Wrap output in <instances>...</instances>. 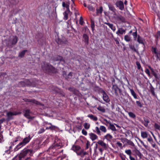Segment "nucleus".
Returning a JSON list of instances; mask_svg holds the SVG:
<instances>
[{
	"mask_svg": "<svg viewBox=\"0 0 160 160\" xmlns=\"http://www.w3.org/2000/svg\"><path fill=\"white\" fill-rule=\"evenodd\" d=\"M148 67L151 71L152 74L154 76L155 78L156 79L159 80L160 78V75H158L154 71V69L151 66H149Z\"/></svg>",
	"mask_w": 160,
	"mask_h": 160,
	"instance_id": "obj_12",
	"label": "nucleus"
},
{
	"mask_svg": "<svg viewBox=\"0 0 160 160\" xmlns=\"http://www.w3.org/2000/svg\"><path fill=\"white\" fill-rule=\"evenodd\" d=\"M95 130L96 131V133L99 135H101V132L100 131V128L98 127H96L95 128Z\"/></svg>",
	"mask_w": 160,
	"mask_h": 160,
	"instance_id": "obj_47",
	"label": "nucleus"
},
{
	"mask_svg": "<svg viewBox=\"0 0 160 160\" xmlns=\"http://www.w3.org/2000/svg\"><path fill=\"white\" fill-rule=\"evenodd\" d=\"M83 126L84 128L86 129H88L90 127V125L87 122L84 123Z\"/></svg>",
	"mask_w": 160,
	"mask_h": 160,
	"instance_id": "obj_46",
	"label": "nucleus"
},
{
	"mask_svg": "<svg viewBox=\"0 0 160 160\" xmlns=\"http://www.w3.org/2000/svg\"><path fill=\"white\" fill-rule=\"evenodd\" d=\"M2 132H0V143H1L2 142V139L3 138V136L2 133Z\"/></svg>",
	"mask_w": 160,
	"mask_h": 160,
	"instance_id": "obj_59",
	"label": "nucleus"
},
{
	"mask_svg": "<svg viewBox=\"0 0 160 160\" xmlns=\"http://www.w3.org/2000/svg\"><path fill=\"white\" fill-rule=\"evenodd\" d=\"M102 94V97L103 100L106 102H108L110 101V99L107 93L104 91Z\"/></svg>",
	"mask_w": 160,
	"mask_h": 160,
	"instance_id": "obj_16",
	"label": "nucleus"
},
{
	"mask_svg": "<svg viewBox=\"0 0 160 160\" xmlns=\"http://www.w3.org/2000/svg\"><path fill=\"white\" fill-rule=\"evenodd\" d=\"M56 41L58 44H66L68 42L67 40L64 37H62L61 38H58L56 39Z\"/></svg>",
	"mask_w": 160,
	"mask_h": 160,
	"instance_id": "obj_7",
	"label": "nucleus"
},
{
	"mask_svg": "<svg viewBox=\"0 0 160 160\" xmlns=\"http://www.w3.org/2000/svg\"><path fill=\"white\" fill-rule=\"evenodd\" d=\"M68 89L70 92H72L75 95H76L80 97H81L82 96V95L79 92V91L74 88L72 87H69Z\"/></svg>",
	"mask_w": 160,
	"mask_h": 160,
	"instance_id": "obj_6",
	"label": "nucleus"
},
{
	"mask_svg": "<svg viewBox=\"0 0 160 160\" xmlns=\"http://www.w3.org/2000/svg\"><path fill=\"white\" fill-rule=\"evenodd\" d=\"M89 135L90 138L93 141L97 139L98 138V136L93 133H89Z\"/></svg>",
	"mask_w": 160,
	"mask_h": 160,
	"instance_id": "obj_22",
	"label": "nucleus"
},
{
	"mask_svg": "<svg viewBox=\"0 0 160 160\" xmlns=\"http://www.w3.org/2000/svg\"><path fill=\"white\" fill-rule=\"evenodd\" d=\"M136 64L137 66V68L138 70L141 69V71H143V69L141 68V64L138 61H137L136 62Z\"/></svg>",
	"mask_w": 160,
	"mask_h": 160,
	"instance_id": "obj_42",
	"label": "nucleus"
},
{
	"mask_svg": "<svg viewBox=\"0 0 160 160\" xmlns=\"http://www.w3.org/2000/svg\"><path fill=\"white\" fill-rule=\"evenodd\" d=\"M145 72H146V73L148 74V76H150V72L149 70L147 68L145 69Z\"/></svg>",
	"mask_w": 160,
	"mask_h": 160,
	"instance_id": "obj_62",
	"label": "nucleus"
},
{
	"mask_svg": "<svg viewBox=\"0 0 160 160\" xmlns=\"http://www.w3.org/2000/svg\"><path fill=\"white\" fill-rule=\"evenodd\" d=\"M11 5H15L19 2V0H8Z\"/></svg>",
	"mask_w": 160,
	"mask_h": 160,
	"instance_id": "obj_34",
	"label": "nucleus"
},
{
	"mask_svg": "<svg viewBox=\"0 0 160 160\" xmlns=\"http://www.w3.org/2000/svg\"><path fill=\"white\" fill-rule=\"evenodd\" d=\"M108 8H109V9L111 10V11H112L113 12H115L116 9L114 7V6L112 5L111 4H109L108 5Z\"/></svg>",
	"mask_w": 160,
	"mask_h": 160,
	"instance_id": "obj_37",
	"label": "nucleus"
},
{
	"mask_svg": "<svg viewBox=\"0 0 160 160\" xmlns=\"http://www.w3.org/2000/svg\"><path fill=\"white\" fill-rule=\"evenodd\" d=\"M112 89L115 92L116 95L117 96L118 95L119 93L121 92V89L118 88L117 85H114L112 86Z\"/></svg>",
	"mask_w": 160,
	"mask_h": 160,
	"instance_id": "obj_10",
	"label": "nucleus"
},
{
	"mask_svg": "<svg viewBox=\"0 0 160 160\" xmlns=\"http://www.w3.org/2000/svg\"><path fill=\"white\" fill-rule=\"evenodd\" d=\"M103 11V8L102 6L99 7V9L97 8L96 14L97 15H99L100 14H101Z\"/></svg>",
	"mask_w": 160,
	"mask_h": 160,
	"instance_id": "obj_30",
	"label": "nucleus"
},
{
	"mask_svg": "<svg viewBox=\"0 0 160 160\" xmlns=\"http://www.w3.org/2000/svg\"><path fill=\"white\" fill-rule=\"evenodd\" d=\"M143 119L144 121L142 122V123L145 127H147L148 124L150 122V121L149 119L145 118H144Z\"/></svg>",
	"mask_w": 160,
	"mask_h": 160,
	"instance_id": "obj_24",
	"label": "nucleus"
},
{
	"mask_svg": "<svg viewBox=\"0 0 160 160\" xmlns=\"http://www.w3.org/2000/svg\"><path fill=\"white\" fill-rule=\"evenodd\" d=\"M113 137L109 133H107L106 135L104 136V138L106 139L109 142H111Z\"/></svg>",
	"mask_w": 160,
	"mask_h": 160,
	"instance_id": "obj_20",
	"label": "nucleus"
},
{
	"mask_svg": "<svg viewBox=\"0 0 160 160\" xmlns=\"http://www.w3.org/2000/svg\"><path fill=\"white\" fill-rule=\"evenodd\" d=\"M34 152L33 149L32 148L28 149L25 148L21 151L19 155H16L18 157L20 160H22V158H24L26 156L29 157L32 156Z\"/></svg>",
	"mask_w": 160,
	"mask_h": 160,
	"instance_id": "obj_2",
	"label": "nucleus"
},
{
	"mask_svg": "<svg viewBox=\"0 0 160 160\" xmlns=\"http://www.w3.org/2000/svg\"><path fill=\"white\" fill-rule=\"evenodd\" d=\"M125 30L121 28H118V30L116 32V34L118 35H119L120 34L122 35L123 34H124L125 33Z\"/></svg>",
	"mask_w": 160,
	"mask_h": 160,
	"instance_id": "obj_17",
	"label": "nucleus"
},
{
	"mask_svg": "<svg viewBox=\"0 0 160 160\" xmlns=\"http://www.w3.org/2000/svg\"><path fill=\"white\" fill-rule=\"evenodd\" d=\"M104 23L108 25L113 32L115 31L116 29V27L112 24L110 23L109 22H105Z\"/></svg>",
	"mask_w": 160,
	"mask_h": 160,
	"instance_id": "obj_23",
	"label": "nucleus"
},
{
	"mask_svg": "<svg viewBox=\"0 0 160 160\" xmlns=\"http://www.w3.org/2000/svg\"><path fill=\"white\" fill-rule=\"evenodd\" d=\"M88 8L90 11L94 12L95 10V8L91 5L88 6Z\"/></svg>",
	"mask_w": 160,
	"mask_h": 160,
	"instance_id": "obj_54",
	"label": "nucleus"
},
{
	"mask_svg": "<svg viewBox=\"0 0 160 160\" xmlns=\"http://www.w3.org/2000/svg\"><path fill=\"white\" fill-rule=\"evenodd\" d=\"M150 91L152 95L153 96H155V94L154 92V88L152 86H151V87H150Z\"/></svg>",
	"mask_w": 160,
	"mask_h": 160,
	"instance_id": "obj_45",
	"label": "nucleus"
},
{
	"mask_svg": "<svg viewBox=\"0 0 160 160\" xmlns=\"http://www.w3.org/2000/svg\"><path fill=\"white\" fill-rule=\"evenodd\" d=\"M21 113V112H16L14 111L12 112V115H19Z\"/></svg>",
	"mask_w": 160,
	"mask_h": 160,
	"instance_id": "obj_58",
	"label": "nucleus"
},
{
	"mask_svg": "<svg viewBox=\"0 0 160 160\" xmlns=\"http://www.w3.org/2000/svg\"><path fill=\"white\" fill-rule=\"evenodd\" d=\"M100 130L104 132V133L106 132H107V129L106 127L103 126H101L99 128Z\"/></svg>",
	"mask_w": 160,
	"mask_h": 160,
	"instance_id": "obj_43",
	"label": "nucleus"
},
{
	"mask_svg": "<svg viewBox=\"0 0 160 160\" xmlns=\"http://www.w3.org/2000/svg\"><path fill=\"white\" fill-rule=\"evenodd\" d=\"M125 152L127 153V154L129 155V156L131 155L132 152L131 150H126L125 151Z\"/></svg>",
	"mask_w": 160,
	"mask_h": 160,
	"instance_id": "obj_53",
	"label": "nucleus"
},
{
	"mask_svg": "<svg viewBox=\"0 0 160 160\" xmlns=\"http://www.w3.org/2000/svg\"><path fill=\"white\" fill-rule=\"evenodd\" d=\"M137 39V42L143 45L144 48H145V39L139 35H138Z\"/></svg>",
	"mask_w": 160,
	"mask_h": 160,
	"instance_id": "obj_9",
	"label": "nucleus"
},
{
	"mask_svg": "<svg viewBox=\"0 0 160 160\" xmlns=\"http://www.w3.org/2000/svg\"><path fill=\"white\" fill-rule=\"evenodd\" d=\"M76 127L78 130H80L82 129V126L81 124H80L79 125H78L76 126Z\"/></svg>",
	"mask_w": 160,
	"mask_h": 160,
	"instance_id": "obj_61",
	"label": "nucleus"
},
{
	"mask_svg": "<svg viewBox=\"0 0 160 160\" xmlns=\"http://www.w3.org/2000/svg\"><path fill=\"white\" fill-rule=\"evenodd\" d=\"M120 157L121 158L122 160H125V156L124 155L120 154L119 155Z\"/></svg>",
	"mask_w": 160,
	"mask_h": 160,
	"instance_id": "obj_64",
	"label": "nucleus"
},
{
	"mask_svg": "<svg viewBox=\"0 0 160 160\" xmlns=\"http://www.w3.org/2000/svg\"><path fill=\"white\" fill-rule=\"evenodd\" d=\"M41 68L43 71L47 72L55 73L57 72V70L49 63L45 62L41 63Z\"/></svg>",
	"mask_w": 160,
	"mask_h": 160,
	"instance_id": "obj_1",
	"label": "nucleus"
},
{
	"mask_svg": "<svg viewBox=\"0 0 160 160\" xmlns=\"http://www.w3.org/2000/svg\"><path fill=\"white\" fill-rule=\"evenodd\" d=\"M26 86H33V84L31 81L28 79L25 80Z\"/></svg>",
	"mask_w": 160,
	"mask_h": 160,
	"instance_id": "obj_31",
	"label": "nucleus"
},
{
	"mask_svg": "<svg viewBox=\"0 0 160 160\" xmlns=\"http://www.w3.org/2000/svg\"><path fill=\"white\" fill-rule=\"evenodd\" d=\"M117 19L118 20L121 21L122 22H126L125 18L121 15L118 16L117 17Z\"/></svg>",
	"mask_w": 160,
	"mask_h": 160,
	"instance_id": "obj_28",
	"label": "nucleus"
},
{
	"mask_svg": "<svg viewBox=\"0 0 160 160\" xmlns=\"http://www.w3.org/2000/svg\"><path fill=\"white\" fill-rule=\"evenodd\" d=\"M82 42L85 43L86 46L88 45L89 43V36L86 33H84L83 35Z\"/></svg>",
	"mask_w": 160,
	"mask_h": 160,
	"instance_id": "obj_8",
	"label": "nucleus"
},
{
	"mask_svg": "<svg viewBox=\"0 0 160 160\" xmlns=\"http://www.w3.org/2000/svg\"><path fill=\"white\" fill-rule=\"evenodd\" d=\"M135 153L139 157H140V158H141L142 154L138 150H136L135 151Z\"/></svg>",
	"mask_w": 160,
	"mask_h": 160,
	"instance_id": "obj_48",
	"label": "nucleus"
},
{
	"mask_svg": "<svg viewBox=\"0 0 160 160\" xmlns=\"http://www.w3.org/2000/svg\"><path fill=\"white\" fill-rule=\"evenodd\" d=\"M69 3L67 2L65 3V2H62V6L63 7L66 8V10H70L69 9Z\"/></svg>",
	"mask_w": 160,
	"mask_h": 160,
	"instance_id": "obj_27",
	"label": "nucleus"
},
{
	"mask_svg": "<svg viewBox=\"0 0 160 160\" xmlns=\"http://www.w3.org/2000/svg\"><path fill=\"white\" fill-rule=\"evenodd\" d=\"M136 103L137 105L139 107L141 108L142 107V105L141 102L140 101H136Z\"/></svg>",
	"mask_w": 160,
	"mask_h": 160,
	"instance_id": "obj_55",
	"label": "nucleus"
},
{
	"mask_svg": "<svg viewBox=\"0 0 160 160\" xmlns=\"http://www.w3.org/2000/svg\"><path fill=\"white\" fill-rule=\"evenodd\" d=\"M30 110L29 109H27L24 111V116L28 119L31 118L30 115Z\"/></svg>",
	"mask_w": 160,
	"mask_h": 160,
	"instance_id": "obj_14",
	"label": "nucleus"
},
{
	"mask_svg": "<svg viewBox=\"0 0 160 160\" xmlns=\"http://www.w3.org/2000/svg\"><path fill=\"white\" fill-rule=\"evenodd\" d=\"M88 117L94 121H96L98 120L97 117L96 116H94L92 114H89L88 115Z\"/></svg>",
	"mask_w": 160,
	"mask_h": 160,
	"instance_id": "obj_33",
	"label": "nucleus"
},
{
	"mask_svg": "<svg viewBox=\"0 0 160 160\" xmlns=\"http://www.w3.org/2000/svg\"><path fill=\"white\" fill-rule=\"evenodd\" d=\"M70 12V10H66L63 13L64 16L63 19L66 20L68 19V14Z\"/></svg>",
	"mask_w": 160,
	"mask_h": 160,
	"instance_id": "obj_25",
	"label": "nucleus"
},
{
	"mask_svg": "<svg viewBox=\"0 0 160 160\" xmlns=\"http://www.w3.org/2000/svg\"><path fill=\"white\" fill-rule=\"evenodd\" d=\"M27 51V50H22V52L19 53V54L18 55V57L21 58L23 57L24 56L25 54V53Z\"/></svg>",
	"mask_w": 160,
	"mask_h": 160,
	"instance_id": "obj_36",
	"label": "nucleus"
},
{
	"mask_svg": "<svg viewBox=\"0 0 160 160\" xmlns=\"http://www.w3.org/2000/svg\"><path fill=\"white\" fill-rule=\"evenodd\" d=\"M93 90L99 93H102L104 91L101 88L97 86H94L93 88Z\"/></svg>",
	"mask_w": 160,
	"mask_h": 160,
	"instance_id": "obj_13",
	"label": "nucleus"
},
{
	"mask_svg": "<svg viewBox=\"0 0 160 160\" xmlns=\"http://www.w3.org/2000/svg\"><path fill=\"white\" fill-rule=\"evenodd\" d=\"M152 52L154 53L155 54H157V53H158L157 52V48L156 47L153 48V47H152Z\"/></svg>",
	"mask_w": 160,
	"mask_h": 160,
	"instance_id": "obj_49",
	"label": "nucleus"
},
{
	"mask_svg": "<svg viewBox=\"0 0 160 160\" xmlns=\"http://www.w3.org/2000/svg\"><path fill=\"white\" fill-rule=\"evenodd\" d=\"M151 145L152 147L153 148H155L156 146V144L155 142H154V141L153 140L151 142H150Z\"/></svg>",
	"mask_w": 160,
	"mask_h": 160,
	"instance_id": "obj_63",
	"label": "nucleus"
},
{
	"mask_svg": "<svg viewBox=\"0 0 160 160\" xmlns=\"http://www.w3.org/2000/svg\"><path fill=\"white\" fill-rule=\"evenodd\" d=\"M27 101L28 102L32 103L33 104H35V105H41V102L35 100L34 99H28Z\"/></svg>",
	"mask_w": 160,
	"mask_h": 160,
	"instance_id": "obj_18",
	"label": "nucleus"
},
{
	"mask_svg": "<svg viewBox=\"0 0 160 160\" xmlns=\"http://www.w3.org/2000/svg\"><path fill=\"white\" fill-rule=\"evenodd\" d=\"M62 59V57L60 55H56L53 58V60L55 61H61Z\"/></svg>",
	"mask_w": 160,
	"mask_h": 160,
	"instance_id": "obj_35",
	"label": "nucleus"
},
{
	"mask_svg": "<svg viewBox=\"0 0 160 160\" xmlns=\"http://www.w3.org/2000/svg\"><path fill=\"white\" fill-rule=\"evenodd\" d=\"M84 22L83 21V18L82 16H81L80 18L79 23L81 25H83Z\"/></svg>",
	"mask_w": 160,
	"mask_h": 160,
	"instance_id": "obj_57",
	"label": "nucleus"
},
{
	"mask_svg": "<svg viewBox=\"0 0 160 160\" xmlns=\"http://www.w3.org/2000/svg\"><path fill=\"white\" fill-rule=\"evenodd\" d=\"M72 150L76 152L78 155H80L83 152V150L78 145H73L71 148Z\"/></svg>",
	"mask_w": 160,
	"mask_h": 160,
	"instance_id": "obj_5",
	"label": "nucleus"
},
{
	"mask_svg": "<svg viewBox=\"0 0 160 160\" xmlns=\"http://www.w3.org/2000/svg\"><path fill=\"white\" fill-rule=\"evenodd\" d=\"M19 84L22 87H25L26 86L25 80L23 81H21L20 82Z\"/></svg>",
	"mask_w": 160,
	"mask_h": 160,
	"instance_id": "obj_56",
	"label": "nucleus"
},
{
	"mask_svg": "<svg viewBox=\"0 0 160 160\" xmlns=\"http://www.w3.org/2000/svg\"><path fill=\"white\" fill-rule=\"evenodd\" d=\"M12 112H9L7 113V121H9L11 120H12L13 119V118L12 117Z\"/></svg>",
	"mask_w": 160,
	"mask_h": 160,
	"instance_id": "obj_21",
	"label": "nucleus"
},
{
	"mask_svg": "<svg viewBox=\"0 0 160 160\" xmlns=\"http://www.w3.org/2000/svg\"><path fill=\"white\" fill-rule=\"evenodd\" d=\"M97 143L101 145L103 148H107L106 144L104 143L102 140H99L97 142Z\"/></svg>",
	"mask_w": 160,
	"mask_h": 160,
	"instance_id": "obj_29",
	"label": "nucleus"
},
{
	"mask_svg": "<svg viewBox=\"0 0 160 160\" xmlns=\"http://www.w3.org/2000/svg\"><path fill=\"white\" fill-rule=\"evenodd\" d=\"M129 46L130 49H131L132 50L136 52H137V50L135 48V46L134 45H132L131 43L129 44Z\"/></svg>",
	"mask_w": 160,
	"mask_h": 160,
	"instance_id": "obj_40",
	"label": "nucleus"
},
{
	"mask_svg": "<svg viewBox=\"0 0 160 160\" xmlns=\"http://www.w3.org/2000/svg\"><path fill=\"white\" fill-rule=\"evenodd\" d=\"M141 136L143 138H147L148 134L146 132H141Z\"/></svg>",
	"mask_w": 160,
	"mask_h": 160,
	"instance_id": "obj_38",
	"label": "nucleus"
},
{
	"mask_svg": "<svg viewBox=\"0 0 160 160\" xmlns=\"http://www.w3.org/2000/svg\"><path fill=\"white\" fill-rule=\"evenodd\" d=\"M130 91L131 95L133 96V98L135 99H139V97L138 95H137L136 93L133 89H130Z\"/></svg>",
	"mask_w": 160,
	"mask_h": 160,
	"instance_id": "obj_26",
	"label": "nucleus"
},
{
	"mask_svg": "<svg viewBox=\"0 0 160 160\" xmlns=\"http://www.w3.org/2000/svg\"><path fill=\"white\" fill-rule=\"evenodd\" d=\"M129 116L132 118H136V115L135 114L132 112H129L128 113Z\"/></svg>",
	"mask_w": 160,
	"mask_h": 160,
	"instance_id": "obj_44",
	"label": "nucleus"
},
{
	"mask_svg": "<svg viewBox=\"0 0 160 160\" xmlns=\"http://www.w3.org/2000/svg\"><path fill=\"white\" fill-rule=\"evenodd\" d=\"M124 40L127 42H131L132 41V38L128 35H126L124 36Z\"/></svg>",
	"mask_w": 160,
	"mask_h": 160,
	"instance_id": "obj_19",
	"label": "nucleus"
},
{
	"mask_svg": "<svg viewBox=\"0 0 160 160\" xmlns=\"http://www.w3.org/2000/svg\"><path fill=\"white\" fill-rule=\"evenodd\" d=\"M154 128L155 129L159 130L160 129V126L157 123H155L154 125Z\"/></svg>",
	"mask_w": 160,
	"mask_h": 160,
	"instance_id": "obj_51",
	"label": "nucleus"
},
{
	"mask_svg": "<svg viewBox=\"0 0 160 160\" xmlns=\"http://www.w3.org/2000/svg\"><path fill=\"white\" fill-rule=\"evenodd\" d=\"M155 37L157 39H158L159 38H160V31H158L157 32L156 34L155 35Z\"/></svg>",
	"mask_w": 160,
	"mask_h": 160,
	"instance_id": "obj_50",
	"label": "nucleus"
},
{
	"mask_svg": "<svg viewBox=\"0 0 160 160\" xmlns=\"http://www.w3.org/2000/svg\"><path fill=\"white\" fill-rule=\"evenodd\" d=\"M45 130L43 128H41L38 132V134H41Z\"/></svg>",
	"mask_w": 160,
	"mask_h": 160,
	"instance_id": "obj_60",
	"label": "nucleus"
},
{
	"mask_svg": "<svg viewBox=\"0 0 160 160\" xmlns=\"http://www.w3.org/2000/svg\"><path fill=\"white\" fill-rule=\"evenodd\" d=\"M135 31L132 33V35L133 36V39L134 41H136L137 40V38H138V35L137 34V29L136 28H135Z\"/></svg>",
	"mask_w": 160,
	"mask_h": 160,
	"instance_id": "obj_32",
	"label": "nucleus"
},
{
	"mask_svg": "<svg viewBox=\"0 0 160 160\" xmlns=\"http://www.w3.org/2000/svg\"><path fill=\"white\" fill-rule=\"evenodd\" d=\"M72 76L73 73L72 72H70L67 76H66V79L68 80V79H71L72 78Z\"/></svg>",
	"mask_w": 160,
	"mask_h": 160,
	"instance_id": "obj_41",
	"label": "nucleus"
},
{
	"mask_svg": "<svg viewBox=\"0 0 160 160\" xmlns=\"http://www.w3.org/2000/svg\"><path fill=\"white\" fill-rule=\"evenodd\" d=\"M116 5L117 7L119 8V9L122 10L124 8V6L123 2L121 1H117L116 3Z\"/></svg>",
	"mask_w": 160,
	"mask_h": 160,
	"instance_id": "obj_11",
	"label": "nucleus"
},
{
	"mask_svg": "<svg viewBox=\"0 0 160 160\" xmlns=\"http://www.w3.org/2000/svg\"><path fill=\"white\" fill-rule=\"evenodd\" d=\"M32 138V137H30V135H29L28 137L25 138L21 142L15 147L14 149V151H16L22 147L25 146L30 142Z\"/></svg>",
	"mask_w": 160,
	"mask_h": 160,
	"instance_id": "obj_3",
	"label": "nucleus"
},
{
	"mask_svg": "<svg viewBox=\"0 0 160 160\" xmlns=\"http://www.w3.org/2000/svg\"><path fill=\"white\" fill-rule=\"evenodd\" d=\"M18 40V37L16 36H10L6 42L7 46L9 48H12L17 43Z\"/></svg>",
	"mask_w": 160,
	"mask_h": 160,
	"instance_id": "obj_4",
	"label": "nucleus"
},
{
	"mask_svg": "<svg viewBox=\"0 0 160 160\" xmlns=\"http://www.w3.org/2000/svg\"><path fill=\"white\" fill-rule=\"evenodd\" d=\"M97 109L99 111L103 113L105 112L106 111L105 109L103 107L101 106H98L97 108Z\"/></svg>",
	"mask_w": 160,
	"mask_h": 160,
	"instance_id": "obj_39",
	"label": "nucleus"
},
{
	"mask_svg": "<svg viewBox=\"0 0 160 160\" xmlns=\"http://www.w3.org/2000/svg\"><path fill=\"white\" fill-rule=\"evenodd\" d=\"M104 121H105L106 123L109 124V128L112 131H115L117 130V129L114 125L112 124L110 121H108V120L105 119H104Z\"/></svg>",
	"mask_w": 160,
	"mask_h": 160,
	"instance_id": "obj_15",
	"label": "nucleus"
},
{
	"mask_svg": "<svg viewBox=\"0 0 160 160\" xmlns=\"http://www.w3.org/2000/svg\"><path fill=\"white\" fill-rule=\"evenodd\" d=\"M49 129L51 130H55L57 128V127L54 125H52L51 126L49 127Z\"/></svg>",
	"mask_w": 160,
	"mask_h": 160,
	"instance_id": "obj_52",
	"label": "nucleus"
}]
</instances>
